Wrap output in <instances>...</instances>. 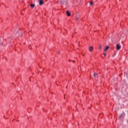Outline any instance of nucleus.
<instances>
[{
	"label": "nucleus",
	"instance_id": "obj_5",
	"mask_svg": "<svg viewBox=\"0 0 128 128\" xmlns=\"http://www.w3.org/2000/svg\"><path fill=\"white\" fill-rule=\"evenodd\" d=\"M94 50V47L92 46H90L89 48V50L90 52H92V50Z\"/></svg>",
	"mask_w": 128,
	"mask_h": 128
},
{
	"label": "nucleus",
	"instance_id": "obj_6",
	"mask_svg": "<svg viewBox=\"0 0 128 128\" xmlns=\"http://www.w3.org/2000/svg\"><path fill=\"white\" fill-rule=\"evenodd\" d=\"M108 48H110V46H108L107 47H106L104 49V52H106L108 50Z\"/></svg>",
	"mask_w": 128,
	"mask_h": 128
},
{
	"label": "nucleus",
	"instance_id": "obj_17",
	"mask_svg": "<svg viewBox=\"0 0 128 128\" xmlns=\"http://www.w3.org/2000/svg\"><path fill=\"white\" fill-rule=\"evenodd\" d=\"M72 62H75L74 60H72Z\"/></svg>",
	"mask_w": 128,
	"mask_h": 128
},
{
	"label": "nucleus",
	"instance_id": "obj_16",
	"mask_svg": "<svg viewBox=\"0 0 128 128\" xmlns=\"http://www.w3.org/2000/svg\"><path fill=\"white\" fill-rule=\"evenodd\" d=\"M61 2H62V3L64 2L62 0Z\"/></svg>",
	"mask_w": 128,
	"mask_h": 128
},
{
	"label": "nucleus",
	"instance_id": "obj_4",
	"mask_svg": "<svg viewBox=\"0 0 128 128\" xmlns=\"http://www.w3.org/2000/svg\"><path fill=\"white\" fill-rule=\"evenodd\" d=\"M66 14L68 16H70V12H68V10L66 12Z\"/></svg>",
	"mask_w": 128,
	"mask_h": 128
},
{
	"label": "nucleus",
	"instance_id": "obj_19",
	"mask_svg": "<svg viewBox=\"0 0 128 128\" xmlns=\"http://www.w3.org/2000/svg\"><path fill=\"white\" fill-rule=\"evenodd\" d=\"M29 48H30V47L29 46Z\"/></svg>",
	"mask_w": 128,
	"mask_h": 128
},
{
	"label": "nucleus",
	"instance_id": "obj_11",
	"mask_svg": "<svg viewBox=\"0 0 128 128\" xmlns=\"http://www.w3.org/2000/svg\"><path fill=\"white\" fill-rule=\"evenodd\" d=\"M0 44H2H2H4V42H0Z\"/></svg>",
	"mask_w": 128,
	"mask_h": 128
},
{
	"label": "nucleus",
	"instance_id": "obj_18",
	"mask_svg": "<svg viewBox=\"0 0 128 128\" xmlns=\"http://www.w3.org/2000/svg\"><path fill=\"white\" fill-rule=\"evenodd\" d=\"M29 48H30V47L29 46Z\"/></svg>",
	"mask_w": 128,
	"mask_h": 128
},
{
	"label": "nucleus",
	"instance_id": "obj_20",
	"mask_svg": "<svg viewBox=\"0 0 128 128\" xmlns=\"http://www.w3.org/2000/svg\"><path fill=\"white\" fill-rule=\"evenodd\" d=\"M58 54H60V52H58Z\"/></svg>",
	"mask_w": 128,
	"mask_h": 128
},
{
	"label": "nucleus",
	"instance_id": "obj_8",
	"mask_svg": "<svg viewBox=\"0 0 128 128\" xmlns=\"http://www.w3.org/2000/svg\"><path fill=\"white\" fill-rule=\"evenodd\" d=\"M93 76H94V78H98V74H93Z\"/></svg>",
	"mask_w": 128,
	"mask_h": 128
},
{
	"label": "nucleus",
	"instance_id": "obj_9",
	"mask_svg": "<svg viewBox=\"0 0 128 128\" xmlns=\"http://www.w3.org/2000/svg\"><path fill=\"white\" fill-rule=\"evenodd\" d=\"M93 4H94V2H90V6H92Z\"/></svg>",
	"mask_w": 128,
	"mask_h": 128
},
{
	"label": "nucleus",
	"instance_id": "obj_12",
	"mask_svg": "<svg viewBox=\"0 0 128 128\" xmlns=\"http://www.w3.org/2000/svg\"><path fill=\"white\" fill-rule=\"evenodd\" d=\"M22 36V34L21 33L20 35L18 36Z\"/></svg>",
	"mask_w": 128,
	"mask_h": 128
},
{
	"label": "nucleus",
	"instance_id": "obj_15",
	"mask_svg": "<svg viewBox=\"0 0 128 128\" xmlns=\"http://www.w3.org/2000/svg\"><path fill=\"white\" fill-rule=\"evenodd\" d=\"M18 32H17L16 34V36H18Z\"/></svg>",
	"mask_w": 128,
	"mask_h": 128
},
{
	"label": "nucleus",
	"instance_id": "obj_10",
	"mask_svg": "<svg viewBox=\"0 0 128 128\" xmlns=\"http://www.w3.org/2000/svg\"><path fill=\"white\" fill-rule=\"evenodd\" d=\"M75 20L76 22H78V18H77V17L75 18Z\"/></svg>",
	"mask_w": 128,
	"mask_h": 128
},
{
	"label": "nucleus",
	"instance_id": "obj_7",
	"mask_svg": "<svg viewBox=\"0 0 128 128\" xmlns=\"http://www.w3.org/2000/svg\"><path fill=\"white\" fill-rule=\"evenodd\" d=\"M34 6H35L34 4H30V6H31V8H34Z\"/></svg>",
	"mask_w": 128,
	"mask_h": 128
},
{
	"label": "nucleus",
	"instance_id": "obj_14",
	"mask_svg": "<svg viewBox=\"0 0 128 128\" xmlns=\"http://www.w3.org/2000/svg\"><path fill=\"white\" fill-rule=\"evenodd\" d=\"M104 56H106V54L105 53L103 54Z\"/></svg>",
	"mask_w": 128,
	"mask_h": 128
},
{
	"label": "nucleus",
	"instance_id": "obj_13",
	"mask_svg": "<svg viewBox=\"0 0 128 128\" xmlns=\"http://www.w3.org/2000/svg\"><path fill=\"white\" fill-rule=\"evenodd\" d=\"M99 48H100V50L102 48V46H99Z\"/></svg>",
	"mask_w": 128,
	"mask_h": 128
},
{
	"label": "nucleus",
	"instance_id": "obj_2",
	"mask_svg": "<svg viewBox=\"0 0 128 128\" xmlns=\"http://www.w3.org/2000/svg\"><path fill=\"white\" fill-rule=\"evenodd\" d=\"M124 112H122V114H120V118L121 120H122V118H124Z\"/></svg>",
	"mask_w": 128,
	"mask_h": 128
},
{
	"label": "nucleus",
	"instance_id": "obj_3",
	"mask_svg": "<svg viewBox=\"0 0 128 128\" xmlns=\"http://www.w3.org/2000/svg\"><path fill=\"white\" fill-rule=\"evenodd\" d=\"M39 4H40V6H42V4H44V0H40Z\"/></svg>",
	"mask_w": 128,
	"mask_h": 128
},
{
	"label": "nucleus",
	"instance_id": "obj_1",
	"mask_svg": "<svg viewBox=\"0 0 128 128\" xmlns=\"http://www.w3.org/2000/svg\"><path fill=\"white\" fill-rule=\"evenodd\" d=\"M120 44H116V50H120Z\"/></svg>",
	"mask_w": 128,
	"mask_h": 128
}]
</instances>
